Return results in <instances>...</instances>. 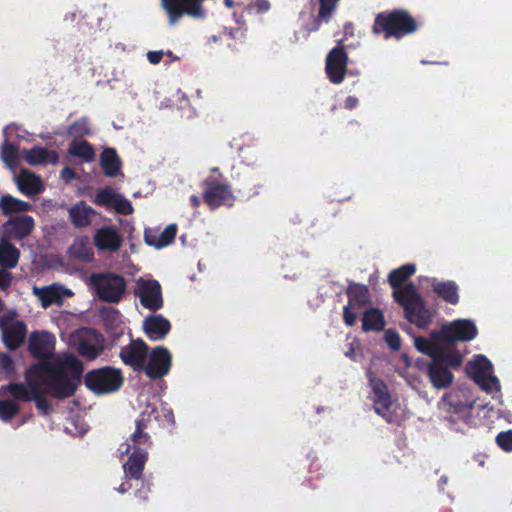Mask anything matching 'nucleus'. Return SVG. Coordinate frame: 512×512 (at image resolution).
Listing matches in <instances>:
<instances>
[{
  "label": "nucleus",
  "instance_id": "obj_38",
  "mask_svg": "<svg viewBox=\"0 0 512 512\" xmlns=\"http://www.w3.org/2000/svg\"><path fill=\"white\" fill-rule=\"evenodd\" d=\"M68 152L70 155L81 158L86 162H91L95 157L92 145L86 140L73 141L69 145Z\"/></svg>",
  "mask_w": 512,
  "mask_h": 512
},
{
  "label": "nucleus",
  "instance_id": "obj_56",
  "mask_svg": "<svg viewBox=\"0 0 512 512\" xmlns=\"http://www.w3.org/2000/svg\"><path fill=\"white\" fill-rule=\"evenodd\" d=\"M130 479H126L125 482H123L118 488L117 491L119 493H125L131 488V484L129 483Z\"/></svg>",
  "mask_w": 512,
  "mask_h": 512
},
{
  "label": "nucleus",
  "instance_id": "obj_10",
  "mask_svg": "<svg viewBox=\"0 0 512 512\" xmlns=\"http://www.w3.org/2000/svg\"><path fill=\"white\" fill-rule=\"evenodd\" d=\"M17 312L10 310L0 316V330L2 342L11 351L17 350L24 343L27 336V325L22 320H15Z\"/></svg>",
  "mask_w": 512,
  "mask_h": 512
},
{
  "label": "nucleus",
  "instance_id": "obj_25",
  "mask_svg": "<svg viewBox=\"0 0 512 512\" xmlns=\"http://www.w3.org/2000/svg\"><path fill=\"white\" fill-rule=\"evenodd\" d=\"M143 330L151 341L163 340L171 330V324L168 319L162 315H150L143 321Z\"/></svg>",
  "mask_w": 512,
  "mask_h": 512
},
{
  "label": "nucleus",
  "instance_id": "obj_14",
  "mask_svg": "<svg viewBox=\"0 0 512 512\" xmlns=\"http://www.w3.org/2000/svg\"><path fill=\"white\" fill-rule=\"evenodd\" d=\"M172 366V355L164 346H157L148 351V357L142 371L151 379L156 380L166 376Z\"/></svg>",
  "mask_w": 512,
  "mask_h": 512
},
{
  "label": "nucleus",
  "instance_id": "obj_37",
  "mask_svg": "<svg viewBox=\"0 0 512 512\" xmlns=\"http://www.w3.org/2000/svg\"><path fill=\"white\" fill-rule=\"evenodd\" d=\"M490 368L491 362L484 355H477L474 361L467 364V371L477 383L485 377L487 370Z\"/></svg>",
  "mask_w": 512,
  "mask_h": 512
},
{
  "label": "nucleus",
  "instance_id": "obj_36",
  "mask_svg": "<svg viewBox=\"0 0 512 512\" xmlns=\"http://www.w3.org/2000/svg\"><path fill=\"white\" fill-rule=\"evenodd\" d=\"M416 271L415 264L407 263L399 268L393 269L388 275V283L394 289L398 291L399 288L407 279H409Z\"/></svg>",
  "mask_w": 512,
  "mask_h": 512
},
{
  "label": "nucleus",
  "instance_id": "obj_6",
  "mask_svg": "<svg viewBox=\"0 0 512 512\" xmlns=\"http://www.w3.org/2000/svg\"><path fill=\"white\" fill-rule=\"evenodd\" d=\"M90 282L98 298L107 303H118L127 287L125 278L112 272L92 273Z\"/></svg>",
  "mask_w": 512,
  "mask_h": 512
},
{
  "label": "nucleus",
  "instance_id": "obj_64",
  "mask_svg": "<svg viewBox=\"0 0 512 512\" xmlns=\"http://www.w3.org/2000/svg\"><path fill=\"white\" fill-rule=\"evenodd\" d=\"M218 170H219L218 168H213L212 169L213 172H218Z\"/></svg>",
  "mask_w": 512,
  "mask_h": 512
},
{
  "label": "nucleus",
  "instance_id": "obj_55",
  "mask_svg": "<svg viewBox=\"0 0 512 512\" xmlns=\"http://www.w3.org/2000/svg\"><path fill=\"white\" fill-rule=\"evenodd\" d=\"M254 6L258 12H267L270 9V2L268 0H256Z\"/></svg>",
  "mask_w": 512,
  "mask_h": 512
},
{
  "label": "nucleus",
  "instance_id": "obj_4",
  "mask_svg": "<svg viewBox=\"0 0 512 512\" xmlns=\"http://www.w3.org/2000/svg\"><path fill=\"white\" fill-rule=\"evenodd\" d=\"M86 387L97 395L118 391L123 385V375L120 369L104 366L93 369L84 376Z\"/></svg>",
  "mask_w": 512,
  "mask_h": 512
},
{
  "label": "nucleus",
  "instance_id": "obj_19",
  "mask_svg": "<svg viewBox=\"0 0 512 512\" xmlns=\"http://www.w3.org/2000/svg\"><path fill=\"white\" fill-rule=\"evenodd\" d=\"M136 295L141 305L150 311H157L163 307L162 289L157 280H140Z\"/></svg>",
  "mask_w": 512,
  "mask_h": 512
},
{
  "label": "nucleus",
  "instance_id": "obj_46",
  "mask_svg": "<svg viewBox=\"0 0 512 512\" xmlns=\"http://www.w3.org/2000/svg\"><path fill=\"white\" fill-rule=\"evenodd\" d=\"M497 445L505 452L512 451V430L502 431L496 436Z\"/></svg>",
  "mask_w": 512,
  "mask_h": 512
},
{
  "label": "nucleus",
  "instance_id": "obj_40",
  "mask_svg": "<svg viewBox=\"0 0 512 512\" xmlns=\"http://www.w3.org/2000/svg\"><path fill=\"white\" fill-rule=\"evenodd\" d=\"M35 294L39 297L44 308L54 303H58L61 300L59 290L53 285L42 288L35 287Z\"/></svg>",
  "mask_w": 512,
  "mask_h": 512
},
{
  "label": "nucleus",
  "instance_id": "obj_30",
  "mask_svg": "<svg viewBox=\"0 0 512 512\" xmlns=\"http://www.w3.org/2000/svg\"><path fill=\"white\" fill-rule=\"evenodd\" d=\"M100 166L105 176L110 178L118 176L122 162L114 148H105L101 152Z\"/></svg>",
  "mask_w": 512,
  "mask_h": 512
},
{
  "label": "nucleus",
  "instance_id": "obj_51",
  "mask_svg": "<svg viewBox=\"0 0 512 512\" xmlns=\"http://www.w3.org/2000/svg\"><path fill=\"white\" fill-rule=\"evenodd\" d=\"M162 58H163V52L162 51H149L147 53V59L153 65H156V64L160 63Z\"/></svg>",
  "mask_w": 512,
  "mask_h": 512
},
{
  "label": "nucleus",
  "instance_id": "obj_3",
  "mask_svg": "<svg viewBox=\"0 0 512 512\" xmlns=\"http://www.w3.org/2000/svg\"><path fill=\"white\" fill-rule=\"evenodd\" d=\"M393 298L404 310V317L419 329H426L433 321V314L417 287L413 283L406 284L398 291H393Z\"/></svg>",
  "mask_w": 512,
  "mask_h": 512
},
{
  "label": "nucleus",
  "instance_id": "obj_13",
  "mask_svg": "<svg viewBox=\"0 0 512 512\" xmlns=\"http://www.w3.org/2000/svg\"><path fill=\"white\" fill-rule=\"evenodd\" d=\"M342 43L343 40L338 41L337 46L328 52L325 59V73L333 84H341L347 73L349 58Z\"/></svg>",
  "mask_w": 512,
  "mask_h": 512
},
{
  "label": "nucleus",
  "instance_id": "obj_59",
  "mask_svg": "<svg viewBox=\"0 0 512 512\" xmlns=\"http://www.w3.org/2000/svg\"><path fill=\"white\" fill-rule=\"evenodd\" d=\"M223 4L227 8H233L234 7V0H223Z\"/></svg>",
  "mask_w": 512,
  "mask_h": 512
},
{
  "label": "nucleus",
  "instance_id": "obj_18",
  "mask_svg": "<svg viewBox=\"0 0 512 512\" xmlns=\"http://www.w3.org/2000/svg\"><path fill=\"white\" fill-rule=\"evenodd\" d=\"M148 350V345L141 338H138L122 347L119 357L125 365L132 367L134 371L142 372L143 365L148 357Z\"/></svg>",
  "mask_w": 512,
  "mask_h": 512
},
{
  "label": "nucleus",
  "instance_id": "obj_26",
  "mask_svg": "<svg viewBox=\"0 0 512 512\" xmlns=\"http://www.w3.org/2000/svg\"><path fill=\"white\" fill-rule=\"evenodd\" d=\"M94 244L101 251H117L122 238L112 226H102L94 235Z\"/></svg>",
  "mask_w": 512,
  "mask_h": 512
},
{
  "label": "nucleus",
  "instance_id": "obj_54",
  "mask_svg": "<svg viewBox=\"0 0 512 512\" xmlns=\"http://www.w3.org/2000/svg\"><path fill=\"white\" fill-rule=\"evenodd\" d=\"M359 104V100L357 97L355 96H348L346 99H345V102H344V107L348 110H352L354 108H356Z\"/></svg>",
  "mask_w": 512,
  "mask_h": 512
},
{
  "label": "nucleus",
  "instance_id": "obj_57",
  "mask_svg": "<svg viewBox=\"0 0 512 512\" xmlns=\"http://www.w3.org/2000/svg\"><path fill=\"white\" fill-rule=\"evenodd\" d=\"M189 200H190L191 205L195 208L198 207L201 203L200 197L197 195H191Z\"/></svg>",
  "mask_w": 512,
  "mask_h": 512
},
{
  "label": "nucleus",
  "instance_id": "obj_49",
  "mask_svg": "<svg viewBox=\"0 0 512 512\" xmlns=\"http://www.w3.org/2000/svg\"><path fill=\"white\" fill-rule=\"evenodd\" d=\"M0 366L7 373H11L14 371L13 359L11 358L10 355L6 353L0 354Z\"/></svg>",
  "mask_w": 512,
  "mask_h": 512
},
{
  "label": "nucleus",
  "instance_id": "obj_34",
  "mask_svg": "<svg viewBox=\"0 0 512 512\" xmlns=\"http://www.w3.org/2000/svg\"><path fill=\"white\" fill-rule=\"evenodd\" d=\"M20 252L10 242L1 239L0 241V267L12 269L17 266Z\"/></svg>",
  "mask_w": 512,
  "mask_h": 512
},
{
  "label": "nucleus",
  "instance_id": "obj_2",
  "mask_svg": "<svg viewBox=\"0 0 512 512\" xmlns=\"http://www.w3.org/2000/svg\"><path fill=\"white\" fill-rule=\"evenodd\" d=\"M420 24L406 9H393L378 13L374 18L372 33L385 40H400L418 31Z\"/></svg>",
  "mask_w": 512,
  "mask_h": 512
},
{
  "label": "nucleus",
  "instance_id": "obj_53",
  "mask_svg": "<svg viewBox=\"0 0 512 512\" xmlns=\"http://www.w3.org/2000/svg\"><path fill=\"white\" fill-rule=\"evenodd\" d=\"M61 177L66 181H71L76 178V172L71 167H64L61 171Z\"/></svg>",
  "mask_w": 512,
  "mask_h": 512
},
{
  "label": "nucleus",
  "instance_id": "obj_50",
  "mask_svg": "<svg viewBox=\"0 0 512 512\" xmlns=\"http://www.w3.org/2000/svg\"><path fill=\"white\" fill-rule=\"evenodd\" d=\"M12 227H13L12 233L15 236H17L18 238H24L32 232L34 226H12Z\"/></svg>",
  "mask_w": 512,
  "mask_h": 512
},
{
  "label": "nucleus",
  "instance_id": "obj_8",
  "mask_svg": "<svg viewBox=\"0 0 512 512\" xmlns=\"http://www.w3.org/2000/svg\"><path fill=\"white\" fill-rule=\"evenodd\" d=\"M369 384L374 394V411L389 424L399 425L402 421L396 409L399 405L392 401L387 384L380 378L370 377Z\"/></svg>",
  "mask_w": 512,
  "mask_h": 512
},
{
  "label": "nucleus",
  "instance_id": "obj_12",
  "mask_svg": "<svg viewBox=\"0 0 512 512\" xmlns=\"http://www.w3.org/2000/svg\"><path fill=\"white\" fill-rule=\"evenodd\" d=\"M204 0H161V7L168 16L170 26L176 25L180 19L187 15L193 18H204L202 7Z\"/></svg>",
  "mask_w": 512,
  "mask_h": 512
},
{
  "label": "nucleus",
  "instance_id": "obj_43",
  "mask_svg": "<svg viewBox=\"0 0 512 512\" xmlns=\"http://www.w3.org/2000/svg\"><path fill=\"white\" fill-rule=\"evenodd\" d=\"M7 390L9 394L17 399L22 401H31L32 391L29 386L23 383H10L7 385Z\"/></svg>",
  "mask_w": 512,
  "mask_h": 512
},
{
  "label": "nucleus",
  "instance_id": "obj_9",
  "mask_svg": "<svg viewBox=\"0 0 512 512\" xmlns=\"http://www.w3.org/2000/svg\"><path fill=\"white\" fill-rule=\"evenodd\" d=\"M477 333V327L471 320L458 319L444 325L436 335L442 337L447 351L452 353L460 352L456 348L457 341H471L477 336Z\"/></svg>",
  "mask_w": 512,
  "mask_h": 512
},
{
  "label": "nucleus",
  "instance_id": "obj_20",
  "mask_svg": "<svg viewBox=\"0 0 512 512\" xmlns=\"http://www.w3.org/2000/svg\"><path fill=\"white\" fill-rule=\"evenodd\" d=\"M95 203L107 209H113L117 214L128 215L133 212L131 202L119 193L109 188L100 189L96 193Z\"/></svg>",
  "mask_w": 512,
  "mask_h": 512
},
{
  "label": "nucleus",
  "instance_id": "obj_22",
  "mask_svg": "<svg viewBox=\"0 0 512 512\" xmlns=\"http://www.w3.org/2000/svg\"><path fill=\"white\" fill-rule=\"evenodd\" d=\"M437 333H439V330L432 331L429 339L422 336L414 339L415 348L422 354L429 356L431 361L441 358L444 353L448 352L442 337L436 335Z\"/></svg>",
  "mask_w": 512,
  "mask_h": 512
},
{
  "label": "nucleus",
  "instance_id": "obj_39",
  "mask_svg": "<svg viewBox=\"0 0 512 512\" xmlns=\"http://www.w3.org/2000/svg\"><path fill=\"white\" fill-rule=\"evenodd\" d=\"M93 213V209L88 206L84 201H80L74 205L70 210V218L72 224H91L89 221L90 215Z\"/></svg>",
  "mask_w": 512,
  "mask_h": 512
},
{
  "label": "nucleus",
  "instance_id": "obj_17",
  "mask_svg": "<svg viewBox=\"0 0 512 512\" xmlns=\"http://www.w3.org/2000/svg\"><path fill=\"white\" fill-rule=\"evenodd\" d=\"M55 349V336L47 331H33L28 338V351L32 357L47 361Z\"/></svg>",
  "mask_w": 512,
  "mask_h": 512
},
{
  "label": "nucleus",
  "instance_id": "obj_61",
  "mask_svg": "<svg viewBox=\"0 0 512 512\" xmlns=\"http://www.w3.org/2000/svg\"><path fill=\"white\" fill-rule=\"evenodd\" d=\"M233 15H234V17L236 19V22L237 23H241V19L243 18V16L241 15L240 18H237V14L236 13H234Z\"/></svg>",
  "mask_w": 512,
  "mask_h": 512
},
{
  "label": "nucleus",
  "instance_id": "obj_27",
  "mask_svg": "<svg viewBox=\"0 0 512 512\" xmlns=\"http://www.w3.org/2000/svg\"><path fill=\"white\" fill-rule=\"evenodd\" d=\"M148 460V451L132 450L127 461L123 464L126 479L139 480L142 477L145 464Z\"/></svg>",
  "mask_w": 512,
  "mask_h": 512
},
{
  "label": "nucleus",
  "instance_id": "obj_15",
  "mask_svg": "<svg viewBox=\"0 0 512 512\" xmlns=\"http://www.w3.org/2000/svg\"><path fill=\"white\" fill-rule=\"evenodd\" d=\"M155 410L150 412L143 411L135 421V430L130 435L127 443L124 444V453H129L130 450H146L152 446L151 436L148 432V428L151 423V416L155 413Z\"/></svg>",
  "mask_w": 512,
  "mask_h": 512
},
{
  "label": "nucleus",
  "instance_id": "obj_33",
  "mask_svg": "<svg viewBox=\"0 0 512 512\" xmlns=\"http://www.w3.org/2000/svg\"><path fill=\"white\" fill-rule=\"evenodd\" d=\"M25 380L30 390L32 391L31 400L34 401L39 413L43 416L50 414L52 411V406L48 399L44 396L46 393L40 387L39 383H36V381L30 380L29 378H25Z\"/></svg>",
  "mask_w": 512,
  "mask_h": 512
},
{
  "label": "nucleus",
  "instance_id": "obj_5",
  "mask_svg": "<svg viewBox=\"0 0 512 512\" xmlns=\"http://www.w3.org/2000/svg\"><path fill=\"white\" fill-rule=\"evenodd\" d=\"M203 202L211 209L215 210L221 206L231 207L234 205L236 197L233 193L230 183L226 179H220L214 175L206 177L202 183Z\"/></svg>",
  "mask_w": 512,
  "mask_h": 512
},
{
  "label": "nucleus",
  "instance_id": "obj_45",
  "mask_svg": "<svg viewBox=\"0 0 512 512\" xmlns=\"http://www.w3.org/2000/svg\"><path fill=\"white\" fill-rule=\"evenodd\" d=\"M384 340L392 351L400 350L401 337L395 329H387L384 333Z\"/></svg>",
  "mask_w": 512,
  "mask_h": 512
},
{
  "label": "nucleus",
  "instance_id": "obj_52",
  "mask_svg": "<svg viewBox=\"0 0 512 512\" xmlns=\"http://www.w3.org/2000/svg\"><path fill=\"white\" fill-rule=\"evenodd\" d=\"M222 34L230 37L231 39H237L239 35H244L243 31H241L240 28H224Z\"/></svg>",
  "mask_w": 512,
  "mask_h": 512
},
{
  "label": "nucleus",
  "instance_id": "obj_44",
  "mask_svg": "<svg viewBox=\"0 0 512 512\" xmlns=\"http://www.w3.org/2000/svg\"><path fill=\"white\" fill-rule=\"evenodd\" d=\"M67 132L70 136L82 138L90 135L91 129L86 118H79L69 125Z\"/></svg>",
  "mask_w": 512,
  "mask_h": 512
},
{
  "label": "nucleus",
  "instance_id": "obj_58",
  "mask_svg": "<svg viewBox=\"0 0 512 512\" xmlns=\"http://www.w3.org/2000/svg\"><path fill=\"white\" fill-rule=\"evenodd\" d=\"M345 356L352 360H355V351L352 344L349 345V349L345 352Z\"/></svg>",
  "mask_w": 512,
  "mask_h": 512
},
{
  "label": "nucleus",
  "instance_id": "obj_11",
  "mask_svg": "<svg viewBox=\"0 0 512 512\" xmlns=\"http://www.w3.org/2000/svg\"><path fill=\"white\" fill-rule=\"evenodd\" d=\"M346 295L348 303L343 308V321L346 326L352 327L356 324L358 311L364 309L370 303V293L366 285L350 282Z\"/></svg>",
  "mask_w": 512,
  "mask_h": 512
},
{
  "label": "nucleus",
  "instance_id": "obj_29",
  "mask_svg": "<svg viewBox=\"0 0 512 512\" xmlns=\"http://www.w3.org/2000/svg\"><path fill=\"white\" fill-rule=\"evenodd\" d=\"M23 159L31 166L43 165L47 163L56 164L58 154L56 151H50L45 147L34 146L31 149L22 151Z\"/></svg>",
  "mask_w": 512,
  "mask_h": 512
},
{
  "label": "nucleus",
  "instance_id": "obj_21",
  "mask_svg": "<svg viewBox=\"0 0 512 512\" xmlns=\"http://www.w3.org/2000/svg\"><path fill=\"white\" fill-rule=\"evenodd\" d=\"M340 0H309L312 11H316L310 32L319 30L323 23H329L339 5Z\"/></svg>",
  "mask_w": 512,
  "mask_h": 512
},
{
  "label": "nucleus",
  "instance_id": "obj_60",
  "mask_svg": "<svg viewBox=\"0 0 512 512\" xmlns=\"http://www.w3.org/2000/svg\"><path fill=\"white\" fill-rule=\"evenodd\" d=\"M166 417L169 419V421H171L172 423H174V415H173V412L171 410H169L166 414Z\"/></svg>",
  "mask_w": 512,
  "mask_h": 512
},
{
  "label": "nucleus",
  "instance_id": "obj_1",
  "mask_svg": "<svg viewBox=\"0 0 512 512\" xmlns=\"http://www.w3.org/2000/svg\"><path fill=\"white\" fill-rule=\"evenodd\" d=\"M83 372L82 362L74 356L63 360L40 361L31 365L25 378L36 381L48 395L65 399L72 396Z\"/></svg>",
  "mask_w": 512,
  "mask_h": 512
},
{
  "label": "nucleus",
  "instance_id": "obj_28",
  "mask_svg": "<svg viewBox=\"0 0 512 512\" xmlns=\"http://www.w3.org/2000/svg\"><path fill=\"white\" fill-rule=\"evenodd\" d=\"M19 190L26 196H34L44 191V185L39 175L22 169L17 179Z\"/></svg>",
  "mask_w": 512,
  "mask_h": 512
},
{
  "label": "nucleus",
  "instance_id": "obj_63",
  "mask_svg": "<svg viewBox=\"0 0 512 512\" xmlns=\"http://www.w3.org/2000/svg\"><path fill=\"white\" fill-rule=\"evenodd\" d=\"M441 481H442V483H446L447 482V478L441 477Z\"/></svg>",
  "mask_w": 512,
  "mask_h": 512
},
{
  "label": "nucleus",
  "instance_id": "obj_7",
  "mask_svg": "<svg viewBox=\"0 0 512 512\" xmlns=\"http://www.w3.org/2000/svg\"><path fill=\"white\" fill-rule=\"evenodd\" d=\"M463 361L460 352H447L441 358L432 360L427 368L428 377L432 385L437 389L449 387L454 375L449 368H459Z\"/></svg>",
  "mask_w": 512,
  "mask_h": 512
},
{
  "label": "nucleus",
  "instance_id": "obj_42",
  "mask_svg": "<svg viewBox=\"0 0 512 512\" xmlns=\"http://www.w3.org/2000/svg\"><path fill=\"white\" fill-rule=\"evenodd\" d=\"M20 411V406L11 399L0 400V419L4 422L12 420Z\"/></svg>",
  "mask_w": 512,
  "mask_h": 512
},
{
  "label": "nucleus",
  "instance_id": "obj_23",
  "mask_svg": "<svg viewBox=\"0 0 512 512\" xmlns=\"http://www.w3.org/2000/svg\"><path fill=\"white\" fill-rule=\"evenodd\" d=\"M103 336L94 329H87L80 338L78 353L88 360L96 359L103 351Z\"/></svg>",
  "mask_w": 512,
  "mask_h": 512
},
{
  "label": "nucleus",
  "instance_id": "obj_32",
  "mask_svg": "<svg viewBox=\"0 0 512 512\" xmlns=\"http://www.w3.org/2000/svg\"><path fill=\"white\" fill-rule=\"evenodd\" d=\"M385 317L379 308H369L362 316V329L365 332H379L385 328Z\"/></svg>",
  "mask_w": 512,
  "mask_h": 512
},
{
  "label": "nucleus",
  "instance_id": "obj_16",
  "mask_svg": "<svg viewBox=\"0 0 512 512\" xmlns=\"http://www.w3.org/2000/svg\"><path fill=\"white\" fill-rule=\"evenodd\" d=\"M32 208L28 202L15 198L9 194L3 195L0 198V209L3 215L9 217L4 223L7 225H30L34 224V219L28 215L13 216L26 212Z\"/></svg>",
  "mask_w": 512,
  "mask_h": 512
},
{
  "label": "nucleus",
  "instance_id": "obj_47",
  "mask_svg": "<svg viewBox=\"0 0 512 512\" xmlns=\"http://www.w3.org/2000/svg\"><path fill=\"white\" fill-rule=\"evenodd\" d=\"M443 401L454 408V411L459 413L462 412L466 408V404L458 399V395L454 392L447 393L443 396Z\"/></svg>",
  "mask_w": 512,
  "mask_h": 512
},
{
  "label": "nucleus",
  "instance_id": "obj_41",
  "mask_svg": "<svg viewBox=\"0 0 512 512\" xmlns=\"http://www.w3.org/2000/svg\"><path fill=\"white\" fill-rule=\"evenodd\" d=\"M1 158L8 167L13 168L18 163V147L5 140L2 144Z\"/></svg>",
  "mask_w": 512,
  "mask_h": 512
},
{
  "label": "nucleus",
  "instance_id": "obj_35",
  "mask_svg": "<svg viewBox=\"0 0 512 512\" xmlns=\"http://www.w3.org/2000/svg\"><path fill=\"white\" fill-rule=\"evenodd\" d=\"M434 292L445 302L456 305L459 302L458 285L454 281L439 282L434 285Z\"/></svg>",
  "mask_w": 512,
  "mask_h": 512
},
{
  "label": "nucleus",
  "instance_id": "obj_62",
  "mask_svg": "<svg viewBox=\"0 0 512 512\" xmlns=\"http://www.w3.org/2000/svg\"><path fill=\"white\" fill-rule=\"evenodd\" d=\"M490 379H491L492 381H494V382L498 383V380H497V378H496V377H491Z\"/></svg>",
  "mask_w": 512,
  "mask_h": 512
},
{
  "label": "nucleus",
  "instance_id": "obj_31",
  "mask_svg": "<svg viewBox=\"0 0 512 512\" xmlns=\"http://www.w3.org/2000/svg\"><path fill=\"white\" fill-rule=\"evenodd\" d=\"M69 255L72 258L81 260L83 262H91L94 259L93 249L90 245L88 237L76 238L68 249Z\"/></svg>",
  "mask_w": 512,
  "mask_h": 512
},
{
  "label": "nucleus",
  "instance_id": "obj_24",
  "mask_svg": "<svg viewBox=\"0 0 512 512\" xmlns=\"http://www.w3.org/2000/svg\"><path fill=\"white\" fill-rule=\"evenodd\" d=\"M176 234L177 226H165L164 230H160V226H147L144 231V239L147 245L161 249L170 245Z\"/></svg>",
  "mask_w": 512,
  "mask_h": 512
},
{
  "label": "nucleus",
  "instance_id": "obj_48",
  "mask_svg": "<svg viewBox=\"0 0 512 512\" xmlns=\"http://www.w3.org/2000/svg\"><path fill=\"white\" fill-rule=\"evenodd\" d=\"M12 273L7 271V269H0V289L6 290L12 284Z\"/></svg>",
  "mask_w": 512,
  "mask_h": 512
}]
</instances>
